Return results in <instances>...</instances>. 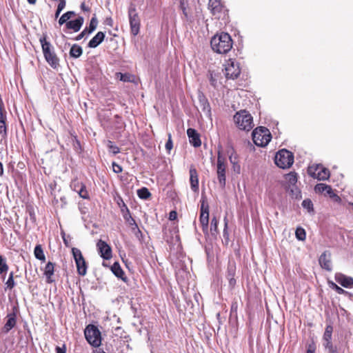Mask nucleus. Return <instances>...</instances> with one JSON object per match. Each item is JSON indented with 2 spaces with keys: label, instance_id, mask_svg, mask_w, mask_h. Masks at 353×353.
Listing matches in <instances>:
<instances>
[{
  "label": "nucleus",
  "instance_id": "f257e3e1",
  "mask_svg": "<svg viewBox=\"0 0 353 353\" xmlns=\"http://www.w3.org/2000/svg\"><path fill=\"white\" fill-rule=\"evenodd\" d=\"M212 50L218 54H226L233 46L231 36L226 32H221L213 36L210 41Z\"/></svg>",
  "mask_w": 353,
  "mask_h": 353
},
{
  "label": "nucleus",
  "instance_id": "f03ea898",
  "mask_svg": "<svg viewBox=\"0 0 353 353\" xmlns=\"http://www.w3.org/2000/svg\"><path fill=\"white\" fill-rule=\"evenodd\" d=\"M39 41L46 61L53 69H57L59 66V59L54 52L53 46L46 40V35L41 37Z\"/></svg>",
  "mask_w": 353,
  "mask_h": 353
},
{
  "label": "nucleus",
  "instance_id": "7ed1b4c3",
  "mask_svg": "<svg viewBox=\"0 0 353 353\" xmlns=\"http://www.w3.org/2000/svg\"><path fill=\"white\" fill-rule=\"evenodd\" d=\"M234 121L241 130L250 131L254 127L253 118L246 110L237 112L234 116Z\"/></svg>",
  "mask_w": 353,
  "mask_h": 353
},
{
  "label": "nucleus",
  "instance_id": "20e7f679",
  "mask_svg": "<svg viewBox=\"0 0 353 353\" xmlns=\"http://www.w3.org/2000/svg\"><path fill=\"white\" fill-rule=\"evenodd\" d=\"M227 161L221 151L218 152L216 173L219 186L224 189L226 184Z\"/></svg>",
  "mask_w": 353,
  "mask_h": 353
},
{
  "label": "nucleus",
  "instance_id": "39448f33",
  "mask_svg": "<svg viewBox=\"0 0 353 353\" xmlns=\"http://www.w3.org/2000/svg\"><path fill=\"white\" fill-rule=\"evenodd\" d=\"M252 136L254 144L261 147L266 146L272 138L269 130L263 126L254 129L252 132Z\"/></svg>",
  "mask_w": 353,
  "mask_h": 353
},
{
  "label": "nucleus",
  "instance_id": "423d86ee",
  "mask_svg": "<svg viewBox=\"0 0 353 353\" xmlns=\"http://www.w3.org/2000/svg\"><path fill=\"white\" fill-rule=\"evenodd\" d=\"M274 162L282 169L289 168L294 163V155L288 150H281L276 154Z\"/></svg>",
  "mask_w": 353,
  "mask_h": 353
},
{
  "label": "nucleus",
  "instance_id": "0eeeda50",
  "mask_svg": "<svg viewBox=\"0 0 353 353\" xmlns=\"http://www.w3.org/2000/svg\"><path fill=\"white\" fill-rule=\"evenodd\" d=\"M87 341L94 347H99L101 343V332L97 326L88 325L84 331Z\"/></svg>",
  "mask_w": 353,
  "mask_h": 353
},
{
  "label": "nucleus",
  "instance_id": "6e6552de",
  "mask_svg": "<svg viewBox=\"0 0 353 353\" xmlns=\"http://www.w3.org/2000/svg\"><path fill=\"white\" fill-rule=\"evenodd\" d=\"M128 13L131 33L136 36L139 32L141 21L137 12L136 6L134 4L130 5Z\"/></svg>",
  "mask_w": 353,
  "mask_h": 353
},
{
  "label": "nucleus",
  "instance_id": "1a4fd4ad",
  "mask_svg": "<svg viewBox=\"0 0 353 353\" xmlns=\"http://www.w3.org/2000/svg\"><path fill=\"white\" fill-rule=\"evenodd\" d=\"M307 172L312 178L316 179L319 181L327 180L330 176L329 170L321 165L309 166Z\"/></svg>",
  "mask_w": 353,
  "mask_h": 353
},
{
  "label": "nucleus",
  "instance_id": "9d476101",
  "mask_svg": "<svg viewBox=\"0 0 353 353\" xmlns=\"http://www.w3.org/2000/svg\"><path fill=\"white\" fill-rule=\"evenodd\" d=\"M225 75L227 79H235L241 73L239 63L234 59H228L224 65Z\"/></svg>",
  "mask_w": 353,
  "mask_h": 353
},
{
  "label": "nucleus",
  "instance_id": "9b49d317",
  "mask_svg": "<svg viewBox=\"0 0 353 353\" xmlns=\"http://www.w3.org/2000/svg\"><path fill=\"white\" fill-rule=\"evenodd\" d=\"M285 179L287 183L286 188L290 190L292 195L296 199L301 197V192L296 187L297 174L294 172H291L285 175Z\"/></svg>",
  "mask_w": 353,
  "mask_h": 353
},
{
  "label": "nucleus",
  "instance_id": "f8f14e48",
  "mask_svg": "<svg viewBox=\"0 0 353 353\" xmlns=\"http://www.w3.org/2000/svg\"><path fill=\"white\" fill-rule=\"evenodd\" d=\"M72 252L76 263L79 274L81 276L85 275L87 272V266L81 250L78 248H73L72 249Z\"/></svg>",
  "mask_w": 353,
  "mask_h": 353
},
{
  "label": "nucleus",
  "instance_id": "ddd939ff",
  "mask_svg": "<svg viewBox=\"0 0 353 353\" xmlns=\"http://www.w3.org/2000/svg\"><path fill=\"white\" fill-rule=\"evenodd\" d=\"M199 221L202 227L203 233L208 235V223H209V206L206 201H202L201 205V214Z\"/></svg>",
  "mask_w": 353,
  "mask_h": 353
},
{
  "label": "nucleus",
  "instance_id": "4468645a",
  "mask_svg": "<svg viewBox=\"0 0 353 353\" xmlns=\"http://www.w3.org/2000/svg\"><path fill=\"white\" fill-rule=\"evenodd\" d=\"M314 190L317 193H323L325 192L326 195H328L331 199H332L334 201L339 203L341 201V198L334 192L331 186L326 185L325 183H318L314 187Z\"/></svg>",
  "mask_w": 353,
  "mask_h": 353
},
{
  "label": "nucleus",
  "instance_id": "2eb2a0df",
  "mask_svg": "<svg viewBox=\"0 0 353 353\" xmlns=\"http://www.w3.org/2000/svg\"><path fill=\"white\" fill-rule=\"evenodd\" d=\"M97 246L100 254V256L105 260H108L112 258V249L110 246L102 240H99Z\"/></svg>",
  "mask_w": 353,
  "mask_h": 353
},
{
  "label": "nucleus",
  "instance_id": "dca6fc26",
  "mask_svg": "<svg viewBox=\"0 0 353 353\" xmlns=\"http://www.w3.org/2000/svg\"><path fill=\"white\" fill-rule=\"evenodd\" d=\"M333 327L331 325H327L325 327V332L323 336V345L325 349L330 350L335 348L332 342Z\"/></svg>",
  "mask_w": 353,
  "mask_h": 353
},
{
  "label": "nucleus",
  "instance_id": "f3484780",
  "mask_svg": "<svg viewBox=\"0 0 353 353\" xmlns=\"http://www.w3.org/2000/svg\"><path fill=\"white\" fill-rule=\"evenodd\" d=\"M190 183L192 190L194 192L199 191V174L194 165L190 167Z\"/></svg>",
  "mask_w": 353,
  "mask_h": 353
},
{
  "label": "nucleus",
  "instance_id": "a211bd4d",
  "mask_svg": "<svg viewBox=\"0 0 353 353\" xmlns=\"http://www.w3.org/2000/svg\"><path fill=\"white\" fill-rule=\"evenodd\" d=\"M335 280L337 283L341 284L343 287L346 288H353V278L345 276L342 273H336Z\"/></svg>",
  "mask_w": 353,
  "mask_h": 353
},
{
  "label": "nucleus",
  "instance_id": "6ab92c4d",
  "mask_svg": "<svg viewBox=\"0 0 353 353\" xmlns=\"http://www.w3.org/2000/svg\"><path fill=\"white\" fill-rule=\"evenodd\" d=\"M319 264L322 268L327 271H332L331 254L328 251H325L319 257Z\"/></svg>",
  "mask_w": 353,
  "mask_h": 353
},
{
  "label": "nucleus",
  "instance_id": "aec40b11",
  "mask_svg": "<svg viewBox=\"0 0 353 353\" xmlns=\"http://www.w3.org/2000/svg\"><path fill=\"white\" fill-rule=\"evenodd\" d=\"M187 134L191 145L195 148L201 146V141L200 139V135L196 130L193 128H188L187 130Z\"/></svg>",
  "mask_w": 353,
  "mask_h": 353
},
{
  "label": "nucleus",
  "instance_id": "412c9836",
  "mask_svg": "<svg viewBox=\"0 0 353 353\" xmlns=\"http://www.w3.org/2000/svg\"><path fill=\"white\" fill-rule=\"evenodd\" d=\"M6 322L3 327V332L8 333L10 330H11L17 323V318L15 313H9L7 314Z\"/></svg>",
  "mask_w": 353,
  "mask_h": 353
},
{
  "label": "nucleus",
  "instance_id": "4be33fe9",
  "mask_svg": "<svg viewBox=\"0 0 353 353\" xmlns=\"http://www.w3.org/2000/svg\"><path fill=\"white\" fill-rule=\"evenodd\" d=\"M208 7L212 14L217 17L223 9L221 0H210Z\"/></svg>",
  "mask_w": 353,
  "mask_h": 353
},
{
  "label": "nucleus",
  "instance_id": "5701e85b",
  "mask_svg": "<svg viewBox=\"0 0 353 353\" xmlns=\"http://www.w3.org/2000/svg\"><path fill=\"white\" fill-rule=\"evenodd\" d=\"M84 22V19L83 17H79L74 20L69 21L66 23L65 27L68 29L72 30L74 32H77L80 30L81 26H83Z\"/></svg>",
  "mask_w": 353,
  "mask_h": 353
},
{
  "label": "nucleus",
  "instance_id": "b1692460",
  "mask_svg": "<svg viewBox=\"0 0 353 353\" xmlns=\"http://www.w3.org/2000/svg\"><path fill=\"white\" fill-rule=\"evenodd\" d=\"M105 34L103 32H98L97 34L89 41L88 46L91 48H97L103 42Z\"/></svg>",
  "mask_w": 353,
  "mask_h": 353
},
{
  "label": "nucleus",
  "instance_id": "393cba45",
  "mask_svg": "<svg viewBox=\"0 0 353 353\" xmlns=\"http://www.w3.org/2000/svg\"><path fill=\"white\" fill-rule=\"evenodd\" d=\"M54 264L52 262H48L45 267L44 269V274L46 277V281L48 283H51L54 281V280L52 279V276L54 274Z\"/></svg>",
  "mask_w": 353,
  "mask_h": 353
},
{
  "label": "nucleus",
  "instance_id": "a878e982",
  "mask_svg": "<svg viewBox=\"0 0 353 353\" xmlns=\"http://www.w3.org/2000/svg\"><path fill=\"white\" fill-rule=\"evenodd\" d=\"M123 206L125 208V212H123V219L130 225L134 227V228H132V230H134V228H138L137 225L134 219L132 217L128 208L124 203H123Z\"/></svg>",
  "mask_w": 353,
  "mask_h": 353
},
{
  "label": "nucleus",
  "instance_id": "bb28decb",
  "mask_svg": "<svg viewBox=\"0 0 353 353\" xmlns=\"http://www.w3.org/2000/svg\"><path fill=\"white\" fill-rule=\"evenodd\" d=\"M83 53L82 48L77 45L74 44L72 46L70 50V56L74 59H77L81 56Z\"/></svg>",
  "mask_w": 353,
  "mask_h": 353
},
{
  "label": "nucleus",
  "instance_id": "cd10ccee",
  "mask_svg": "<svg viewBox=\"0 0 353 353\" xmlns=\"http://www.w3.org/2000/svg\"><path fill=\"white\" fill-rule=\"evenodd\" d=\"M111 270L117 277L121 279L122 280H125L124 278L123 277L124 275V272L121 269L119 263H114V264L111 267Z\"/></svg>",
  "mask_w": 353,
  "mask_h": 353
},
{
  "label": "nucleus",
  "instance_id": "c85d7f7f",
  "mask_svg": "<svg viewBox=\"0 0 353 353\" xmlns=\"http://www.w3.org/2000/svg\"><path fill=\"white\" fill-rule=\"evenodd\" d=\"M34 254L36 259L43 262L46 261V256L41 245H37L34 250Z\"/></svg>",
  "mask_w": 353,
  "mask_h": 353
},
{
  "label": "nucleus",
  "instance_id": "c756f323",
  "mask_svg": "<svg viewBox=\"0 0 353 353\" xmlns=\"http://www.w3.org/2000/svg\"><path fill=\"white\" fill-rule=\"evenodd\" d=\"M74 15H75V12L73 11H68V12L64 13L59 19V25L61 26L64 23L66 24L68 21Z\"/></svg>",
  "mask_w": 353,
  "mask_h": 353
},
{
  "label": "nucleus",
  "instance_id": "7c9ffc66",
  "mask_svg": "<svg viewBox=\"0 0 353 353\" xmlns=\"http://www.w3.org/2000/svg\"><path fill=\"white\" fill-rule=\"evenodd\" d=\"M218 219L214 216L210 223V233L213 236H216L218 234Z\"/></svg>",
  "mask_w": 353,
  "mask_h": 353
},
{
  "label": "nucleus",
  "instance_id": "2f4dec72",
  "mask_svg": "<svg viewBox=\"0 0 353 353\" xmlns=\"http://www.w3.org/2000/svg\"><path fill=\"white\" fill-rule=\"evenodd\" d=\"M236 272V263L234 261H229L227 269V278L234 277Z\"/></svg>",
  "mask_w": 353,
  "mask_h": 353
},
{
  "label": "nucleus",
  "instance_id": "473e14b6",
  "mask_svg": "<svg viewBox=\"0 0 353 353\" xmlns=\"http://www.w3.org/2000/svg\"><path fill=\"white\" fill-rule=\"evenodd\" d=\"M137 195L140 199H148L151 196V194L148 188H142L137 190Z\"/></svg>",
  "mask_w": 353,
  "mask_h": 353
},
{
  "label": "nucleus",
  "instance_id": "72a5a7b5",
  "mask_svg": "<svg viewBox=\"0 0 353 353\" xmlns=\"http://www.w3.org/2000/svg\"><path fill=\"white\" fill-rule=\"evenodd\" d=\"M199 101L201 103V105L202 106V108L204 111L210 112V104L205 97L203 94H199Z\"/></svg>",
  "mask_w": 353,
  "mask_h": 353
},
{
  "label": "nucleus",
  "instance_id": "f704fd0d",
  "mask_svg": "<svg viewBox=\"0 0 353 353\" xmlns=\"http://www.w3.org/2000/svg\"><path fill=\"white\" fill-rule=\"evenodd\" d=\"M6 289L12 290L15 286L14 281V272H11L9 274L8 279L6 282Z\"/></svg>",
  "mask_w": 353,
  "mask_h": 353
},
{
  "label": "nucleus",
  "instance_id": "c9c22d12",
  "mask_svg": "<svg viewBox=\"0 0 353 353\" xmlns=\"http://www.w3.org/2000/svg\"><path fill=\"white\" fill-rule=\"evenodd\" d=\"M295 235L297 239L304 241L306 237L305 231L302 228H297L295 232Z\"/></svg>",
  "mask_w": 353,
  "mask_h": 353
},
{
  "label": "nucleus",
  "instance_id": "e433bc0d",
  "mask_svg": "<svg viewBox=\"0 0 353 353\" xmlns=\"http://www.w3.org/2000/svg\"><path fill=\"white\" fill-rule=\"evenodd\" d=\"M8 270V265L6 263V260L1 255H0V274L6 273Z\"/></svg>",
  "mask_w": 353,
  "mask_h": 353
},
{
  "label": "nucleus",
  "instance_id": "4c0bfd02",
  "mask_svg": "<svg viewBox=\"0 0 353 353\" xmlns=\"http://www.w3.org/2000/svg\"><path fill=\"white\" fill-rule=\"evenodd\" d=\"M107 146L109 149V151L112 152L113 154H117L120 152L119 148L114 145L113 142L111 141H108Z\"/></svg>",
  "mask_w": 353,
  "mask_h": 353
},
{
  "label": "nucleus",
  "instance_id": "58836bf2",
  "mask_svg": "<svg viewBox=\"0 0 353 353\" xmlns=\"http://www.w3.org/2000/svg\"><path fill=\"white\" fill-rule=\"evenodd\" d=\"M78 194L80 197L84 199H89V194L85 188V185L83 184V187H80L79 190L77 192Z\"/></svg>",
  "mask_w": 353,
  "mask_h": 353
},
{
  "label": "nucleus",
  "instance_id": "ea45409f",
  "mask_svg": "<svg viewBox=\"0 0 353 353\" xmlns=\"http://www.w3.org/2000/svg\"><path fill=\"white\" fill-rule=\"evenodd\" d=\"M302 206L308 212L313 211V203L310 199H305L302 202Z\"/></svg>",
  "mask_w": 353,
  "mask_h": 353
},
{
  "label": "nucleus",
  "instance_id": "a19ab883",
  "mask_svg": "<svg viewBox=\"0 0 353 353\" xmlns=\"http://www.w3.org/2000/svg\"><path fill=\"white\" fill-rule=\"evenodd\" d=\"M83 183L77 180V179H74L73 180L71 183H70V187L71 188L75 191L76 192H78V190H79L80 187H83Z\"/></svg>",
  "mask_w": 353,
  "mask_h": 353
},
{
  "label": "nucleus",
  "instance_id": "79ce46f5",
  "mask_svg": "<svg viewBox=\"0 0 353 353\" xmlns=\"http://www.w3.org/2000/svg\"><path fill=\"white\" fill-rule=\"evenodd\" d=\"M117 77L123 82L131 81V76L128 74H123L121 72L117 73Z\"/></svg>",
  "mask_w": 353,
  "mask_h": 353
},
{
  "label": "nucleus",
  "instance_id": "37998d69",
  "mask_svg": "<svg viewBox=\"0 0 353 353\" xmlns=\"http://www.w3.org/2000/svg\"><path fill=\"white\" fill-rule=\"evenodd\" d=\"M330 287L334 289L338 294H343L347 293L346 291H345L343 288L338 286L336 283L334 282H329Z\"/></svg>",
  "mask_w": 353,
  "mask_h": 353
},
{
  "label": "nucleus",
  "instance_id": "c03bdc74",
  "mask_svg": "<svg viewBox=\"0 0 353 353\" xmlns=\"http://www.w3.org/2000/svg\"><path fill=\"white\" fill-rule=\"evenodd\" d=\"M209 79H210V84L214 88L216 87V84H217L216 74H214L213 72H209Z\"/></svg>",
  "mask_w": 353,
  "mask_h": 353
},
{
  "label": "nucleus",
  "instance_id": "a18cd8bd",
  "mask_svg": "<svg viewBox=\"0 0 353 353\" xmlns=\"http://www.w3.org/2000/svg\"><path fill=\"white\" fill-rule=\"evenodd\" d=\"M316 348V344L312 341L307 345L306 353H315Z\"/></svg>",
  "mask_w": 353,
  "mask_h": 353
},
{
  "label": "nucleus",
  "instance_id": "49530a36",
  "mask_svg": "<svg viewBox=\"0 0 353 353\" xmlns=\"http://www.w3.org/2000/svg\"><path fill=\"white\" fill-rule=\"evenodd\" d=\"M180 6H181V8L183 11V14L185 18L186 19V20H188V21L190 20V17L189 16V14L187 11L186 7L185 6L183 1H181Z\"/></svg>",
  "mask_w": 353,
  "mask_h": 353
},
{
  "label": "nucleus",
  "instance_id": "de8ad7c7",
  "mask_svg": "<svg viewBox=\"0 0 353 353\" xmlns=\"http://www.w3.org/2000/svg\"><path fill=\"white\" fill-rule=\"evenodd\" d=\"M173 148L172 141V136L170 133H168V139L165 143V149L170 152Z\"/></svg>",
  "mask_w": 353,
  "mask_h": 353
},
{
  "label": "nucleus",
  "instance_id": "09e8293b",
  "mask_svg": "<svg viewBox=\"0 0 353 353\" xmlns=\"http://www.w3.org/2000/svg\"><path fill=\"white\" fill-rule=\"evenodd\" d=\"M6 120V116L3 113V103L0 101V123H3Z\"/></svg>",
  "mask_w": 353,
  "mask_h": 353
},
{
  "label": "nucleus",
  "instance_id": "8fccbe9b",
  "mask_svg": "<svg viewBox=\"0 0 353 353\" xmlns=\"http://www.w3.org/2000/svg\"><path fill=\"white\" fill-rule=\"evenodd\" d=\"M88 28H85L76 38V41H79L85 37H88Z\"/></svg>",
  "mask_w": 353,
  "mask_h": 353
},
{
  "label": "nucleus",
  "instance_id": "3c124183",
  "mask_svg": "<svg viewBox=\"0 0 353 353\" xmlns=\"http://www.w3.org/2000/svg\"><path fill=\"white\" fill-rule=\"evenodd\" d=\"M112 165V170H113L114 172L120 173L122 172V170H123L122 167L121 165H119V164L116 163L115 162H113Z\"/></svg>",
  "mask_w": 353,
  "mask_h": 353
},
{
  "label": "nucleus",
  "instance_id": "603ef678",
  "mask_svg": "<svg viewBox=\"0 0 353 353\" xmlns=\"http://www.w3.org/2000/svg\"><path fill=\"white\" fill-rule=\"evenodd\" d=\"M97 19L95 16H94L90 20L89 26H90L91 28H94L95 30L97 28Z\"/></svg>",
  "mask_w": 353,
  "mask_h": 353
},
{
  "label": "nucleus",
  "instance_id": "864d4df0",
  "mask_svg": "<svg viewBox=\"0 0 353 353\" xmlns=\"http://www.w3.org/2000/svg\"><path fill=\"white\" fill-rule=\"evenodd\" d=\"M65 4H66L65 0H59V4L57 6V10L62 11L65 8Z\"/></svg>",
  "mask_w": 353,
  "mask_h": 353
},
{
  "label": "nucleus",
  "instance_id": "5fc2aeb1",
  "mask_svg": "<svg viewBox=\"0 0 353 353\" xmlns=\"http://www.w3.org/2000/svg\"><path fill=\"white\" fill-rule=\"evenodd\" d=\"M0 134H6V121H3V123H0Z\"/></svg>",
  "mask_w": 353,
  "mask_h": 353
},
{
  "label": "nucleus",
  "instance_id": "6e6d98bb",
  "mask_svg": "<svg viewBox=\"0 0 353 353\" xmlns=\"http://www.w3.org/2000/svg\"><path fill=\"white\" fill-rule=\"evenodd\" d=\"M176 218V212L175 211H172L170 212L169 219L170 220H174Z\"/></svg>",
  "mask_w": 353,
  "mask_h": 353
},
{
  "label": "nucleus",
  "instance_id": "4d7b16f0",
  "mask_svg": "<svg viewBox=\"0 0 353 353\" xmlns=\"http://www.w3.org/2000/svg\"><path fill=\"white\" fill-rule=\"evenodd\" d=\"M229 280V284L231 287H234L236 283V280L234 279V277H229L228 278Z\"/></svg>",
  "mask_w": 353,
  "mask_h": 353
},
{
  "label": "nucleus",
  "instance_id": "13d9d810",
  "mask_svg": "<svg viewBox=\"0 0 353 353\" xmlns=\"http://www.w3.org/2000/svg\"><path fill=\"white\" fill-rule=\"evenodd\" d=\"M56 353H65V347L64 346L63 347H57Z\"/></svg>",
  "mask_w": 353,
  "mask_h": 353
},
{
  "label": "nucleus",
  "instance_id": "bf43d9fd",
  "mask_svg": "<svg viewBox=\"0 0 353 353\" xmlns=\"http://www.w3.org/2000/svg\"><path fill=\"white\" fill-rule=\"evenodd\" d=\"M229 159H230V163H231L233 165L237 163L236 158V157H233L231 155V156H230V157H229Z\"/></svg>",
  "mask_w": 353,
  "mask_h": 353
},
{
  "label": "nucleus",
  "instance_id": "052dcab7",
  "mask_svg": "<svg viewBox=\"0 0 353 353\" xmlns=\"http://www.w3.org/2000/svg\"><path fill=\"white\" fill-rule=\"evenodd\" d=\"M228 236H229V234H228V231H227V223H225V228H224V230H223V237H224L225 239H228Z\"/></svg>",
  "mask_w": 353,
  "mask_h": 353
},
{
  "label": "nucleus",
  "instance_id": "680f3d73",
  "mask_svg": "<svg viewBox=\"0 0 353 353\" xmlns=\"http://www.w3.org/2000/svg\"><path fill=\"white\" fill-rule=\"evenodd\" d=\"M233 168H234V170L235 172H236L237 173L240 172L241 167H240L239 164L236 163V164L234 165Z\"/></svg>",
  "mask_w": 353,
  "mask_h": 353
},
{
  "label": "nucleus",
  "instance_id": "e2e57ef3",
  "mask_svg": "<svg viewBox=\"0 0 353 353\" xmlns=\"http://www.w3.org/2000/svg\"><path fill=\"white\" fill-rule=\"evenodd\" d=\"M81 8L84 11H88L89 8L85 6V3H82L81 5Z\"/></svg>",
  "mask_w": 353,
  "mask_h": 353
},
{
  "label": "nucleus",
  "instance_id": "0e129e2a",
  "mask_svg": "<svg viewBox=\"0 0 353 353\" xmlns=\"http://www.w3.org/2000/svg\"><path fill=\"white\" fill-rule=\"evenodd\" d=\"M3 174V164L0 162V176Z\"/></svg>",
  "mask_w": 353,
  "mask_h": 353
},
{
  "label": "nucleus",
  "instance_id": "69168bd1",
  "mask_svg": "<svg viewBox=\"0 0 353 353\" xmlns=\"http://www.w3.org/2000/svg\"><path fill=\"white\" fill-rule=\"evenodd\" d=\"M327 353H339L335 348H333V349H330V350H328V352Z\"/></svg>",
  "mask_w": 353,
  "mask_h": 353
},
{
  "label": "nucleus",
  "instance_id": "338daca9",
  "mask_svg": "<svg viewBox=\"0 0 353 353\" xmlns=\"http://www.w3.org/2000/svg\"><path fill=\"white\" fill-rule=\"evenodd\" d=\"M95 30L94 28H91L90 26L88 28V34H90Z\"/></svg>",
  "mask_w": 353,
  "mask_h": 353
},
{
  "label": "nucleus",
  "instance_id": "774afa93",
  "mask_svg": "<svg viewBox=\"0 0 353 353\" xmlns=\"http://www.w3.org/2000/svg\"><path fill=\"white\" fill-rule=\"evenodd\" d=\"M61 12V10H59L57 9V11L55 12V18H57L59 16Z\"/></svg>",
  "mask_w": 353,
  "mask_h": 353
}]
</instances>
